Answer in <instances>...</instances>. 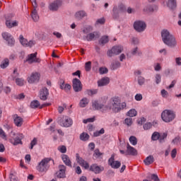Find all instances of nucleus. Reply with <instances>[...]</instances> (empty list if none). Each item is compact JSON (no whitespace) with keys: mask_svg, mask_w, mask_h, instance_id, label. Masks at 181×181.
I'll return each instance as SVG.
<instances>
[{"mask_svg":"<svg viewBox=\"0 0 181 181\" xmlns=\"http://www.w3.org/2000/svg\"><path fill=\"white\" fill-rule=\"evenodd\" d=\"M161 37L163 43L168 46V47H176V38L168 30H163L161 32Z\"/></svg>","mask_w":181,"mask_h":181,"instance_id":"obj_1","label":"nucleus"},{"mask_svg":"<svg viewBox=\"0 0 181 181\" xmlns=\"http://www.w3.org/2000/svg\"><path fill=\"white\" fill-rule=\"evenodd\" d=\"M161 118L164 122H172L176 118V113L173 110H165L161 113Z\"/></svg>","mask_w":181,"mask_h":181,"instance_id":"obj_2","label":"nucleus"},{"mask_svg":"<svg viewBox=\"0 0 181 181\" xmlns=\"http://www.w3.org/2000/svg\"><path fill=\"white\" fill-rule=\"evenodd\" d=\"M50 160L54 163V160H52V158H45L42 159L37 166V170H39V172H47V170H49V168H50V165H49Z\"/></svg>","mask_w":181,"mask_h":181,"instance_id":"obj_3","label":"nucleus"},{"mask_svg":"<svg viewBox=\"0 0 181 181\" xmlns=\"http://www.w3.org/2000/svg\"><path fill=\"white\" fill-rule=\"evenodd\" d=\"M10 136L11 139H10V142L13 144V145H22L23 144L22 142V140L23 139V134L21 133L16 134L13 132H11Z\"/></svg>","mask_w":181,"mask_h":181,"instance_id":"obj_4","label":"nucleus"},{"mask_svg":"<svg viewBox=\"0 0 181 181\" xmlns=\"http://www.w3.org/2000/svg\"><path fill=\"white\" fill-rule=\"evenodd\" d=\"M134 29L136 32L141 33L144 32L145 29H146V23L143 21H136L134 23Z\"/></svg>","mask_w":181,"mask_h":181,"instance_id":"obj_5","label":"nucleus"},{"mask_svg":"<svg viewBox=\"0 0 181 181\" xmlns=\"http://www.w3.org/2000/svg\"><path fill=\"white\" fill-rule=\"evenodd\" d=\"M14 15L12 13L8 14L6 16V25L8 29L18 26V21H13Z\"/></svg>","mask_w":181,"mask_h":181,"instance_id":"obj_6","label":"nucleus"},{"mask_svg":"<svg viewBox=\"0 0 181 181\" xmlns=\"http://www.w3.org/2000/svg\"><path fill=\"white\" fill-rule=\"evenodd\" d=\"M1 36L4 40L7 41L8 46H10L11 47H13V46H15V38H13V36H12L11 33H3Z\"/></svg>","mask_w":181,"mask_h":181,"instance_id":"obj_7","label":"nucleus"},{"mask_svg":"<svg viewBox=\"0 0 181 181\" xmlns=\"http://www.w3.org/2000/svg\"><path fill=\"white\" fill-rule=\"evenodd\" d=\"M72 87L75 93H80L83 90V84L80 79L75 78L72 80Z\"/></svg>","mask_w":181,"mask_h":181,"instance_id":"obj_8","label":"nucleus"},{"mask_svg":"<svg viewBox=\"0 0 181 181\" xmlns=\"http://www.w3.org/2000/svg\"><path fill=\"white\" fill-rule=\"evenodd\" d=\"M58 123L61 127H65L66 128H69V127H71L73 125V120L71 118L69 117H63V119L60 118L58 120Z\"/></svg>","mask_w":181,"mask_h":181,"instance_id":"obj_9","label":"nucleus"},{"mask_svg":"<svg viewBox=\"0 0 181 181\" xmlns=\"http://www.w3.org/2000/svg\"><path fill=\"white\" fill-rule=\"evenodd\" d=\"M122 50H124L122 46H114L112 49L107 51V54L109 57H112L113 54H119L122 52Z\"/></svg>","mask_w":181,"mask_h":181,"instance_id":"obj_10","label":"nucleus"},{"mask_svg":"<svg viewBox=\"0 0 181 181\" xmlns=\"http://www.w3.org/2000/svg\"><path fill=\"white\" fill-rule=\"evenodd\" d=\"M25 62H28L29 64H33V63H40V59L37 58V52H35L28 54Z\"/></svg>","mask_w":181,"mask_h":181,"instance_id":"obj_11","label":"nucleus"},{"mask_svg":"<svg viewBox=\"0 0 181 181\" xmlns=\"http://www.w3.org/2000/svg\"><path fill=\"white\" fill-rule=\"evenodd\" d=\"M100 37V33L97 31H94L93 33H90L86 36L83 37V40H87L88 42H91L93 40H95V39H98Z\"/></svg>","mask_w":181,"mask_h":181,"instance_id":"obj_12","label":"nucleus"},{"mask_svg":"<svg viewBox=\"0 0 181 181\" xmlns=\"http://www.w3.org/2000/svg\"><path fill=\"white\" fill-rule=\"evenodd\" d=\"M92 107L94 110H100L102 112H105L107 111V106L104 105L103 104L99 103L98 100H93L92 102Z\"/></svg>","mask_w":181,"mask_h":181,"instance_id":"obj_13","label":"nucleus"},{"mask_svg":"<svg viewBox=\"0 0 181 181\" xmlns=\"http://www.w3.org/2000/svg\"><path fill=\"white\" fill-rule=\"evenodd\" d=\"M89 170L90 172H93L95 175H98L101 173V172H103L104 167L101 165L99 166L97 163H93L90 166Z\"/></svg>","mask_w":181,"mask_h":181,"instance_id":"obj_14","label":"nucleus"},{"mask_svg":"<svg viewBox=\"0 0 181 181\" xmlns=\"http://www.w3.org/2000/svg\"><path fill=\"white\" fill-rule=\"evenodd\" d=\"M62 4H63V1L62 0L54 1V2L49 4V11H52V12H56V11H59V8L62 6Z\"/></svg>","mask_w":181,"mask_h":181,"instance_id":"obj_15","label":"nucleus"},{"mask_svg":"<svg viewBox=\"0 0 181 181\" xmlns=\"http://www.w3.org/2000/svg\"><path fill=\"white\" fill-rule=\"evenodd\" d=\"M40 80V74L38 72H33L30 76L28 78V83L33 84V83H39Z\"/></svg>","mask_w":181,"mask_h":181,"instance_id":"obj_16","label":"nucleus"},{"mask_svg":"<svg viewBox=\"0 0 181 181\" xmlns=\"http://www.w3.org/2000/svg\"><path fill=\"white\" fill-rule=\"evenodd\" d=\"M108 165H110L112 169H119V168H121V162L115 160L114 156H112L111 158H109Z\"/></svg>","mask_w":181,"mask_h":181,"instance_id":"obj_17","label":"nucleus"},{"mask_svg":"<svg viewBox=\"0 0 181 181\" xmlns=\"http://www.w3.org/2000/svg\"><path fill=\"white\" fill-rule=\"evenodd\" d=\"M128 155L131 156H136V155H138V151H136L135 148L131 146L129 143H127V144L126 156Z\"/></svg>","mask_w":181,"mask_h":181,"instance_id":"obj_18","label":"nucleus"},{"mask_svg":"<svg viewBox=\"0 0 181 181\" xmlns=\"http://www.w3.org/2000/svg\"><path fill=\"white\" fill-rule=\"evenodd\" d=\"M47 97H49V89L46 87H43L40 90V98L42 101H46Z\"/></svg>","mask_w":181,"mask_h":181,"instance_id":"obj_19","label":"nucleus"},{"mask_svg":"<svg viewBox=\"0 0 181 181\" xmlns=\"http://www.w3.org/2000/svg\"><path fill=\"white\" fill-rule=\"evenodd\" d=\"M76 160H77L78 163H79V165H81V166H83V168H84V169L90 170V164H88V163H87V161H86L84 159H83V158L78 156V153H76Z\"/></svg>","mask_w":181,"mask_h":181,"instance_id":"obj_20","label":"nucleus"},{"mask_svg":"<svg viewBox=\"0 0 181 181\" xmlns=\"http://www.w3.org/2000/svg\"><path fill=\"white\" fill-rule=\"evenodd\" d=\"M59 171H57L56 173L57 177H59V179L66 177V165H59Z\"/></svg>","mask_w":181,"mask_h":181,"instance_id":"obj_21","label":"nucleus"},{"mask_svg":"<svg viewBox=\"0 0 181 181\" xmlns=\"http://www.w3.org/2000/svg\"><path fill=\"white\" fill-rule=\"evenodd\" d=\"M127 107V103L125 102H123L122 104H116L112 105V111L114 112H119L121 110H124V108Z\"/></svg>","mask_w":181,"mask_h":181,"instance_id":"obj_22","label":"nucleus"},{"mask_svg":"<svg viewBox=\"0 0 181 181\" xmlns=\"http://www.w3.org/2000/svg\"><path fill=\"white\" fill-rule=\"evenodd\" d=\"M13 121L16 127H22L23 124V119L19 117L18 115H14Z\"/></svg>","mask_w":181,"mask_h":181,"instance_id":"obj_23","label":"nucleus"},{"mask_svg":"<svg viewBox=\"0 0 181 181\" xmlns=\"http://www.w3.org/2000/svg\"><path fill=\"white\" fill-rule=\"evenodd\" d=\"M167 6L170 9V11H175L177 7V2L176 0H168L167 3Z\"/></svg>","mask_w":181,"mask_h":181,"instance_id":"obj_24","label":"nucleus"},{"mask_svg":"<svg viewBox=\"0 0 181 181\" xmlns=\"http://www.w3.org/2000/svg\"><path fill=\"white\" fill-rule=\"evenodd\" d=\"M98 42L100 46H105L110 42V38L108 37V35H103L100 37Z\"/></svg>","mask_w":181,"mask_h":181,"instance_id":"obj_25","label":"nucleus"},{"mask_svg":"<svg viewBox=\"0 0 181 181\" xmlns=\"http://www.w3.org/2000/svg\"><path fill=\"white\" fill-rule=\"evenodd\" d=\"M107 84H110V78H103L98 81V87H103L104 86H107Z\"/></svg>","mask_w":181,"mask_h":181,"instance_id":"obj_26","label":"nucleus"},{"mask_svg":"<svg viewBox=\"0 0 181 181\" xmlns=\"http://www.w3.org/2000/svg\"><path fill=\"white\" fill-rule=\"evenodd\" d=\"M62 158L64 163H65L66 166H69V168H71V160H70V158L69 157V156L63 154Z\"/></svg>","mask_w":181,"mask_h":181,"instance_id":"obj_27","label":"nucleus"},{"mask_svg":"<svg viewBox=\"0 0 181 181\" xmlns=\"http://www.w3.org/2000/svg\"><path fill=\"white\" fill-rule=\"evenodd\" d=\"M155 162V158L153 156H148L144 160V163L146 166H149V165H152Z\"/></svg>","mask_w":181,"mask_h":181,"instance_id":"obj_28","label":"nucleus"},{"mask_svg":"<svg viewBox=\"0 0 181 181\" xmlns=\"http://www.w3.org/2000/svg\"><path fill=\"white\" fill-rule=\"evenodd\" d=\"M119 13H120L119 11L118 10V6H114L112 13L113 19H118V18H119Z\"/></svg>","mask_w":181,"mask_h":181,"instance_id":"obj_29","label":"nucleus"},{"mask_svg":"<svg viewBox=\"0 0 181 181\" xmlns=\"http://www.w3.org/2000/svg\"><path fill=\"white\" fill-rule=\"evenodd\" d=\"M31 18L34 22H37V21H39V14H37L36 8H34V9L32 11Z\"/></svg>","mask_w":181,"mask_h":181,"instance_id":"obj_30","label":"nucleus"},{"mask_svg":"<svg viewBox=\"0 0 181 181\" xmlns=\"http://www.w3.org/2000/svg\"><path fill=\"white\" fill-rule=\"evenodd\" d=\"M30 108L35 110V108H40V103L37 100H34L30 103Z\"/></svg>","mask_w":181,"mask_h":181,"instance_id":"obj_31","label":"nucleus"},{"mask_svg":"<svg viewBox=\"0 0 181 181\" xmlns=\"http://www.w3.org/2000/svg\"><path fill=\"white\" fill-rule=\"evenodd\" d=\"M146 179L153 181H160V180H159V177H158V175L156 174L148 173L146 176Z\"/></svg>","mask_w":181,"mask_h":181,"instance_id":"obj_32","label":"nucleus"},{"mask_svg":"<svg viewBox=\"0 0 181 181\" xmlns=\"http://www.w3.org/2000/svg\"><path fill=\"white\" fill-rule=\"evenodd\" d=\"M119 67H121V62L118 61L112 62L110 65L111 70H117V69H119Z\"/></svg>","mask_w":181,"mask_h":181,"instance_id":"obj_33","label":"nucleus"},{"mask_svg":"<svg viewBox=\"0 0 181 181\" xmlns=\"http://www.w3.org/2000/svg\"><path fill=\"white\" fill-rule=\"evenodd\" d=\"M87 13H86V11H80L76 13L75 16L76 18H77L78 19H83V18H84V16H86Z\"/></svg>","mask_w":181,"mask_h":181,"instance_id":"obj_34","label":"nucleus"},{"mask_svg":"<svg viewBox=\"0 0 181 181\" xmlns=\"http://www.w3.org/2000/svg\"><path fill=\"white\" fill-rule=\"evenodd\" d=\"M19 76V74L18 73V69H15L13 70V73L11 75V76L8 77V80H11L12 81H15L16 78H18V76Z\"/></svg>","mask_w":181,"mask_h":181,"instance_id":"obj_35","label":"nucleus"},{"mask_svg":"<svg viewBox=\"0 0 181 181\" xmlns=\"http://www.w3.org/2000/svg\"><path fill=\"white\" fill-rule=\"evenodd\" d=\"M85 93L91 97L93 95H95V94H98V89H88L85 91Z\"/></svg>","mask_w":181,"mask_h":181,"instance_id":"obj_36","label":"nucleus"},{"mask_svg":"<svg viewBox=\"0 0 181 181\" xmlns=\"http://www.w3.org/2000/svg\"><path fill=\"white\" fill-rule=\"evenodd\" d=\"M117 9L120 13H124L127 12V7H125V5H124V4H122V3H120L118 5Z\"/></svg>","mask_w":181,"mask_h":181,"instance_id":"obj_37","label":"nucleus"},{"mask_svg":"<svg viewBox=\"0 0 181 181\" xmlns=\"http://www.w3.org/2000/svg\"><path fill=\"white\" fill-rule=\"evenodd\" d=\"M89 103V100L87 98H83L79 103V105L80 107H81V108H84V107H86Z\"/></svg>","mask_w":181,"mask_h":181,"instance_id":"obj_38","label":"nucleus"},{"mask_svg":"<svg viewBox=\"0 0 181 181\" xmlns=\"http://www.w3.org/2000/svg\"><path fill=\"white\" fill-rule=\"evenodd\" d=\"M20 42L21 43L22 46H24V47H28V41L25 37H23V35H20Z\"/></svg>","mask_w":181,"mask_h":181,"instance_id":"obj_39","label":"nucleus"},{"mask_svg":"<svg viewBox=\"0 0 181 181\" xmlns=\"http://www.w3.org/2000/svg\"><path fill=\"white\" fill-rule=\"evenodd\" d=\"M159 138H160V134L158 132H154L151 136L152 141H159Z\"/></svg>","mask_w":181,"mask_h":181,"instance_id":"obj_40","label":"nucleus"},{"mask_svg":"<svg viewBox=\"0 0 181 181\" xmlns=\"http://www.w3.org/2000/svg\"><path fill=\"white\" fill-rule=\"evenodd\" d=\"M130 144L135 146L138 144V139L135 136H131L129 139Z\"/></svg>","mask_w":181,"mask_h":181,"instance_id":"obj_41","label":"nucleus"},{"mask_svg":"<svg viewBox=\"0 0 181 181\" xmlns=\"http://www.w3.org/2000/svg\"><path fill=\"white\" fill-rule=\"evenodd\" d=\"M138 112L135 109H131L127 113V117H136Z\"/></svg>","mask_w":181,"mask_h":181,"instance_id":"obj_42","label":"nucleus"},{"mask_svg":"<svg viewBox=\"0 0 181 181\" xmlns=\"http://www.w3.org/2000/svg\"><path fill=\"white\" fill-rule=\"evenodd\" d=\"M80 139L81 141H88L90 139V135L87 133H82L80 135Z\"/></svg>","mask_w":181,"mask_h":181,"instance_id":"obj_43","label":"nucleus"},{"mask_svg":"<svg viewBox=\"0 0 181 181\" xmlns=\"http://www.w3.org/2000/svg\"><path fill=\"white\" fill-rule=\"evenodd\" d=\"M8 66H9V59H5L0 65L1 69H6Z\"/></svg>","mask_w":181,"mask_h":181,"instance_id":"obj_44","label":"nucleus"},{"mask_svg":"<svg viewBox=\"0 0 181 181\" xmlns=\"http://www.w3.org/2000/svg\"><path fill=\"white\" fill-rule=\"evenodd\" d=\"M168 138V133H163L160 134V138H159V142L160 144H163L165 142V139Z\"/></svg>","mask_w":181,"mask_h":181,"instance_id":"obj_45","label":"nucleus"},{"mask_svg":"<svg viewBox=\"0 0 181 181\" xmlns=\"http://www.w3.org/2000/svg\"><path fill=\"white\" fill-rule=\"evenodd\" d=\"M132 54H133V56H136V54H137V56H142V52L138 50V47H136L132 50Z\"/></svg>","mask_w":181,"mask_h":181,"instance_id":"obj_46","label":"nucleus"},{"mask_svg":"<svg viewBox=\"0 0 181 181\" xmlns=\"http://www.w3.org/2000/svg\"><path fill=\"white\" fill-rule=\"evenodd\" d=\"M137 83L139 86H144V84H145V78H144L142 76H138Z\"/></svg>","mask_w":181,"mask_h":181,"instance_id":"obj_47","label":"nucleus"},{"mask_svg":"<svg viewBox=\"0 0 181 181\" xmlns=\"http://www.w3.org/2000/svg\"><path fill=\"white\" fill-rule=\"evenodd\" d=\"M153 11H155V9L153 8V6L152 5H147L144 8V12H153Z\"/></svg>","mask_w":181,"mask_h":181,"instance_id":"obj_48","label":"nucleus"},{"mask_svg":"<svg viewBox=\"0 0 181 181\" xmlns=\"http://www.w3.org/2000/svg\"><path fill=\"white\" fill-rule=\"evenodd\" d=\"M105 132V130H104V128H102L99 131H96L93 133V136H100V135H103Z\"/></svg>","mask_w":181,"mask_h":181,"instance_id":"obj_49","label":"nucleus"},{"mask_svg":"<svg viewBox=\"0 0 181 181\" xmlns=\"http://www.w3.org/2000/svg\"><path fill=\"white\" fill-rule=\"evenodd\" d=\"M100 74H107L108 73V69L107 67H100L99 68Z\"/></svg>","mask_w":181,"mask_h":181,"instance_id":"obj_50","label":"nucleus"},{"mask_svg":"<svg viewBox=\"0 0 181 181\" xmlns=\"http://www.w3.org/2000/svg\"><path fill=\"white\" fill-rule=\"evenodd\" d=\"M86 71H90L91 70V62L88 61L85 63Z\"/></svg>","mask_w":181,"mask_h":181,"instance_id":"obj_51","label":"nucleus"},{"mask_svg":"<svg viewBox=\"0 0 181 181\" xmlns=\"http://www.w3.org/2000/svg\"><path fill=\"white\" fill-rule=\"evenodd\" d=\"M58 151H59L61 153H66V152H67V148L66 146H61L58 147Z\"/></svg>","mask_w":181,"mask_h":181,"instance_id":"obj_52","label":"nucleus"},{"mask_svg":"<svg viewBox=\"0 0 181 181\" xmlns=\"http://www.w3.org/2000/svg\"><path fill=\"white\" fill-rule=\"evenodd\" d=\"M103 155V153L100 152L99 149H95V153L93 154V156H95L96 158V159H98V158H100Z\"/></svg>","mask_w":181,"mask_h":181,"instance_id":"obj_53","label":"nucleus"},{"mask_svg":"<svg viewBox=\"0 0 181 181\" xmlns=\"http://www.w3.org/2000/svg\"><path fill=\"white\" fill-rule=\"evenodd\" d=\"M37 145V139L34 138L33 141L30 142V149H33V147Z\"/></svg>","mask_w":181,"mask_h":181,"instance_id":"obj_54","label":"nucleus"},{"mask_svg":"<svg viewBox=\"0 0 181 181\" xmlns=\"http://www.w3.org/2000/svg\"><path fill=\"white\" fill-rule=\"evenodd\" d=\"M124 124H126V125H127L128 127H131L132 125V118H126L124 119Z\"/></svg>","mask_w":181,"mask_h":181,"instance_id":"obj_55","label":"nucleus"},{"mask_svg":"<svg viewBox=\"0 0 181 181\" xmlns=\"http://www.w3.org/2000/svg\"><path fill=\"white\" fill-rule=\"evenodd\" d=\"M144 129H145V131H147L148 129H151V128H152V123L151 122H147L145 124H144L143 126Z\"/></svg>","mask_w":181,"mask_h":181,"instance_id":"obj_56","label":"nucleus"},{"mask_svg":"<svg viewBox=\"0 0 181 181\" xmlns=\"http://www.w3.org/2000/svg\"><path fill=\"white\" fill-rule=\"evenodd\" d=\"M94 121H95V117H90V118H88L86 119H83V124H87L88 122H94Z\"/></svg>","mask_w":181,"mask_h":181,"instance_id":"obj_57","label":"nucleus"},{"mask_svg":"<svg viewBox=\"0 0 181 181\" xmlns=\"http://www.w3.org/2000/svg\"><path fill=\"white\" fill-rule=\"evenodd\" d=\"M162 81V76H160V74H156V84H159Z\"/></svg>","mask_w":181,"mask_h":181,"instance_id":"obj_58","label":"nucleus"},{"mask_svg":"<svg viewBox=\"0 0 181 181\" xmlns=\"http://www.w3.org/2000/svg\"><path fill=\"white\" fill-rule=\"evenodd\" d=\"M144 122H146V119H145V117H141L140 119H137V124L139 125H142Z\"/></svg>","mask_w":181,"mask_h":181,"instance_id":"obj_59","label":"nucleus"},{"mask_svg":"<svg viewBox=\"0 0 181 181\" xmlns=\"http://www.w3.org/2000/svg\"><path fill=\"white\" fill-rule=\"evenodd\" d=\"M105 23V19L104 18H99L96 21V24L97 25H104Z\"/></svg>","mask_w":181,"mask_h":181,"instance_id":"obj_60","label":"nucleus"},{"mask_svg":"<svg viewBox=\"0 0 181 181\" xmlns=\"http://www.w3.org/2000/svg\"><path fill=\"white\" fill-rule=\"evenodd\" d=\"M112 102V105H115L116 104H121V100H119V98H113Z\"/></svg>","mask_w":181,"mask_h":181,"instance_id":"obj_61","label":"nucleus"},{"mask_svg":"<svg viewBox=\"0 0 181 181\" xmlns=\"http://www.w3.org/2000/svg\"><path fill=\"white\" fill-rule=\"evenodd\" d=\"M64 90L66 93H69V91H70V90H71V85H70L69 83H66Z\"/></svg>","mask_w":181,"mask_h":181,"instance_id":"obj_62","label":"nucleus"},{"mask_svg":"<svg viewBox=\"0 0 181 181\" xmlns=\"http://www.w3.org/2000/svg\"><path fill=\"white\" fill-rule=\"evenodd\" d=\"M59 87H60L61 90H64V87H66V83H64V80H61L59 81Z\"/></svg>","mask_w":181,"mask_h":181,"instance_id":"obj_63","label":"nucleus"},{"mask_svg":"<svg viewBox=\"0 0 181 181\" xmlns=\"http://www.w3.org/2000/svg\"><path fill=\"white\" fill-rule=\"evenodd\" d=\"M173 144H179V142H180V136H177L175 137L173 140Z\"/></svg>","mask_w":181,"mask_h":181,"instance_id":"obj_64","label":"nucleus"}]
</instances>
